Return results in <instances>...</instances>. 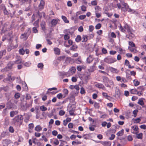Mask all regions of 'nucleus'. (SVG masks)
I'll list each match as a JSON object with an SVG mask.
<instances>
[{"label": "nucleus", "mask_w": 146, "mask_h": 146, "mask_svg": "<svg viewBox=\"0 0 146 146\" xmlns=\"http://www.w3.org/2000/svg\"><path fill=\"white\" fill-rule=\"evenodd\" d=\"M86 15H81L79 16V18L81 20H83L85 18Z\"/></svg>", "instance_id": "obj_56"}, {"label": "nucleus", "mask_w": 146, "mask_h": 146, "mask_svg": "<svg viewBox=\"0 0 146 146\" xmlns=\"http://www.w3.org/2000/svg\"><path fill=\"white\" fill-rule=\"evenodd\" d=\"M101 143L105 146H110L111 145V142L110 141H102Z\"/></svg>", "instance_id": "obj_15"}, {"label": "nucleus", "mask_w": 146, "mask_h": 146, "mask_svg": "<svg viewBox=\"0 0 146 146\" xmlns=\"http://www.w3.org/2000/svg\"><path fill=\"white\" fill-rule=\"evenodd\" d=\"M38 14L40 18L42 17V16H43L44 17H45V14L44 12H42L40 13L39 12H38Z\"/></svg>", "instance_id": "obj_43"}, {"label": "nucleus", "mask_w": 146, "mask_h": 146, "mask_svg": "<svg viewBox=\"0 0 146 146\" xmlns=\"http://www.w3.org/2000/svg\"><path fill=\"white\" fill-rule=\"evenodd\" d=\"M88 40V36L87 35H84L82 36V42H86Z\"/></svg>", "instance_id": "obj_24"}, {"label": "nucleus", "mask_w": 146, "mask_h": 146, "mask_svg": "<svg viewBox=\"0 0 146 146\" xmlns=\"http://www.w3.org/2000/svg\"><path fill=\"white\" fill-rule=\"evenodd\" d=\"M100 13V12H99L98 11H95L96 15L97 17L99 18L101 16V15Z\"/></svg>", "instance_id": "obj_42"}, {"label": "nucleus", "mask_w": 146, "mask_h": 146, "mask_svg": "<svg viewBox=\"0 0 146 146\" xmlns=\"http://www.w3.org/2000/svg\"><path fill=\"white\" fill-rule=\"evenodd\" d=\"M141 121V118L140 117L138 118L135 119L134 120V123H139Z\"/></svg>", "instance_id": "obj_35"}, {"label": "nucleus", "mask_w": 146, "mask_h": 146, "mask_svg": "<svg viewBox=\"0 0 146 146\" xmlns=\"http://www.w3.org/2000/svg\"><path fill=\"white\" fill-rule=\"evenodd\" d=\"M102 79L103 82L105 83H108L109 81V79L107 77L104 76L102 77Z\"/></svg>", "instance_id": "obj_20"}, {"label": "nucleus", "mask_w": 146, "mask_h": 146, "mask_svg": "<svg viewBox=\"0 0 146 146\" xmlns=\"http://www.w3.org/2000/svg\"><path fill=\"white\" fill-rule=\"evenodd\" d=\"M101 27V24L99 23L97 24L95 26V28L96 29H98L100 28Z\"/></svg>", "instance_id": "obj_51"}, {"label": "nucleus", "mask_w": 146, "mask_h": 146, "mask_svg": "<svg viewBox=\"0 0 146 146\" xmlns=\"http://www.w3.org/2000/svg\"><path fill=\"white\" fill-rule=\"evenodd\" d=\"M8 35H7L5 34L2 37V40L3 41H5L6 40L7 38V36Z\"/></svg>", "instance_id": "obj_53"}, {"label": "nucleus", "mask_w": 146, "mask_h": 146, "mask_svg": "<svg viewBox=\"0 0 146 146\" xmlns=\"http://www.w3.org/2000/svg\"><path fill=\"white\" fill-rule=\"evenodd\" d=\"M20 96V94L19 93H17L15 94L14 95V97L16 99L19 98Z\"/></svg>", "instance_id": "obj_40"}, {"label": "nucleus", "mask_w": 146, "mask_h": 146, "mask_svg": "<svg viewBox=\"0 0 146 146\" xmlns=\"http://www.w3.org/2000/svg\"><path fill=\"white\" fill-rule=\"evenodd\" d=\"M19 52L20 54L24 55L25 53V50L23 48H22L19 50Z\"/></svg>", "instance_id": "obj_31"}, {"label": "nucleus", "mask_w": 146, "mask_h": 146, "mask_svg": "<svg viewBox=\"0 0 146 146\" xmlns=\"http://www.w3.org/2000/svg\"><path fill=\"white\" fill-rule=\"evenodd\" d=\"M44 1L41 0L40 1V3L38 5L39 9L40 10L42 9L44 7Z\"/></svg>", "instance_id": "obj_10"}, {"label": "nucleus", "mask_w": 146, "mask_h": 146, "mask_svg": "<svg viewBox=\"0 0 146 146\" xmlns=\"http://www.w3.org/2000/svg\"><path fill=\"white\" fill-rule=\"evenodd\" d=\"M63 95L62 93L58 94L56 96V97L59 99L64 98H63Z\"/></svg>", "instance_id": "obj_28"}, {"label": "nucleus", "mask_w": 146, "mask_h": 146, "mask_svg": "<svg viewBox=\"0 0 146 146\" xmlns=\"http://www.w3.org/2000/svg\"><path fill=\"white\" fill-rule=\"evenodd\" d=\"M31 64V63L30 62H26L24 64V65L26 67H29Z\"/></svg>", "instance_id": "obj_50"}, {"label": "nucleus", "mask_w": 146, "mask_h": 146, "mask_svg": "<svg viewBox=\"0 0 146 146\" xmlns=\"http://www.w3.org/2000/svg\"><path fill=\"white\" fill-rule=\"evenodd\" d=\"M94 59L92 56L90 55L87 58V61L88 63H90Z\"/></svg>", "instance_id": "obj_16"}, {"label": "nucleus", "mask_w": 146, "mask_h": 146, "mask_svg": "<svg viewBox=\"0 0 146 146\" xmlns=\"http://www.w3.org/2000/svg\"><path fill=\"white\" fill-rule=\"evenodd\" d=\"M44 65L42 63H39L37 65L38 68H40V69H42Z\"/></svg>", "instance_id": "obj_41"}, {"label": "nucleus", "mask_w": 146, "mask_h": 146, "mask_svg": "<svg viewBox=\"0 0 146 146\" xmlns=\"http://www.w3.org/2000/svg\"><path fill=\"white\" fill-rule=\"evenodd\" d=\"M138 111L137 110H135L133 112V114L134 115V116L135 117L136 116Z\"/></svg>", "instance_id": "obj_60"}, {"label": "nucleus", "mask_w": 146, "mask_h": 146, "mask_svg": "<svg viewBox=\"0 0 146 146\" xmlns=\"http://www.w3.org/2000/svg\"><path fill=\"white\" fill-rule=\"evenodd\" d=\"M9 120L8 119H5V124L6 125H9Z\"/></svg>", "instance_id": "obj_52"}, {"label": "nucleus", "mask_w": 146, "mask_h": 146, "mask_svg": "<svg viewBox=\"0 0 146 146\" xmlns=\"http://www.w3.org/2000/svg\"><path fill=\"white\" fill-rule=\"evenodd\" d=\"M140 127L143 129H146V125H142L140 126Z\"/></svg>", "instance_id": "obj_64"}, {"label": "nucleus", "mask_w": 146, "mask_h": 146, "mask_svg": "<svg viewBox=\"0 0 146 146\" xmlns=\"http://www.w3.org/2000/svg\"><path fill=\"white\" fill-rule=\"evenodd\" d=\"M11 74H9L8 76H9V80H14L15 77L14 76H13L11 77Z\"/></svg>", "instance_id": "obj_36"}, {"label": "nucleus", "mask_w": 146, "mask_h": 146, "mask_svg": "<svg viewBox=\"0 0 146 146\" xmlns=\"http://www.w3.org/2000/svg\"><path fill=\"white\" fill-rule=\"evenodd\" d=\"M82 67L81 66H78L77 67V70L79 71H81L82 70Z\"/></svg>", "instance_id": "obj_58"}, {"label": "nucleus", "mask_w": 146, "mask_h": 146, "mask_svg": "<svg viewBox=\"0 0 146 146\" xmlns=\"http://www.w3.org/2000/svg\"><path fill=\"white\" fill-rule=\"evenodd\" d=\"M133 31H132L131 33H128L129 35H126V36L127 38H130V37H133L134 36V35L132 33Z\"/></svg>", "instance_id": "obj_26"}, {"label": "nucleus", "mask_w": 146, "mask_h": 146, "mask_svg": "<svg viewBox=\"0 0 146 146\" xmlns=\"http://www.w3.org/2000/svg\"><path fill=\"white\" fill-rule=\"evenodd\" d=\"M29 119V117L28 115H27V116L24 119V121L26 123H27Z\"/></svg>", "instance_id": "obj_54"}, {"label": "nucleus", "mask_w": 146, "mask_h": 146, "mask_svg": "<svg viewBox=\"0 0 146 146\" xmlns=\"http://www.w3.org/2000/svg\"><path fill=\"white\" fill-rule=\"evenodd\" d=\"M80 93L81 94H84L85 93V90L83 87H82L80 89Z\"/></svg>", "instance_id": "obj_57"}, {"label": "nucleus", "mask_w": 146, "mask_h": 146, "mask_svg": "<svg viewBox=\"0 0 146 146\" xmlns=\"http://www.w3.org/2000/svg\"><path fill=\"white\" fill-rule=\"evenodd\" d=\"M5 50H4L0 51V59L1 58L3 55L5 54L6 53Z\"/></svg>", "instance_id": "obj_23"}, {"label": "nucleus", "mask_w": 146, "mask_h": 146, "mask_svg": "<svg viewBox=\"0 0 146 146\" xmlns=\"http://www.w3.org/2000/svg\"><path fill=\"white\" fill-rule=\"evenodd\" d=\"M109 70L112 73H118L119 72V70L112 67H110L109 68Z\"/></svg>", "instance_id": "obj_12"}, {"label": "nucleus", "mask_w": 146, "mask_h": 146, "mask_svg": "<svg viewBox=\"0 0 146 146\" xmlns=\"http://www.w3.org/2000/svg\"><path fill=\"white\" fill-rule=\"evenodd\" d=\"M81 9L82 11H86V7L84 5H82L81 7Z\"/></svg>", "instance_id": "obj_59"}, {"label": "nucleus", "mask_w": 146, "mask_h": 146, "mask_svg": "<svg viewBox=\"0 0 146 146\" xmlns=\"http://www.w3.org/2000/svg\"><path fill=\"white\" fill-rule=\"evenodd\" d=\"M126 137H120L118 138V142H120L121 144L122 145V144H124L126 143L127 140L126 139Z\"/></svg>", "instance_id": "obj_8"}, {"label": "nucleus", "mask_w": 146, "mask_h": 146, "mask_svg": "<svg viewBox=\"0 0 146 146\" xmlns=\"http://www.w3.org/2000/svg\"><path fill=\"white\" fill-rule=\"evenodd\" d=\"M94 29V28L93 26L92 25H90L89 26V30L90 31H92Z\"/></svg>", "instance_id": "obj_62"}, {"label": "nucleus", "mask_w": 146, "mask_h": 146, "mask_svg": "<svg viewBox=\"0 0 146 146\" xmlns=\"http://www.w3.org/2000/svg\"><path fill=\"white\" fill-rule=\"evenodd\" d=\"M14 64H19L22 63V60L21 59H19L13 62Z\"/></svg>", "instance_id": "obj_37"}, {"label": "nucleus", "mask_w": 146, "mask_h": 146, "mask_svg": "<svg viewBox=\"0 0 146 146\" xmlns=\"http://www.w3.org/2000/svg\"><path fill=\"white\" fill-rule=\"evenodd\" d=\"M14 62H9L7 64V67L4 69V71H8V70H7L8 69L9 70L11 69L12 68V66L14 65Z\"/></svg>", "instance_id": "obj_6"}, {"label": "nucleus", "mask_w": 146, "mask_h": 146, "mask_svg": "<svg viewBox=\"0 0 146 146\" xmlns=\"http://www.w3.org/2000/svg\"><path fill=\"white\" fill-rule=\"evenodd\" d=\"M52 142H53V143L55 145H58L59 144V141L57 139H53L52 140Z\"/></svg>", "instance_id": "obj_39"}, {"label": "nucleus", "mask_w": 146, "mask_h": 146, "mask_svg": "<svg viewBox=\"0 0 146 146\" xmlns=\"http://www.w3.org/2000/svg\"><path fill=\"white\" fill-rule=\"evenodd\" d=\"M21 38L24 39H26L27 38L26 33H24L22 34L21 35Z\"/></svg>", "instance_id": "obj_45"}, {"label": "nucleus", "mask_w": 146, "mask_h": 146, "mask_svg": "<svg viewBox=\"0 0 146 146\" xmlns=\"http://www.w3.org/2000/svg\"><path fill=\"white\" fill-rule=\"evenodd\" d=\"M71 80L73 82H76L77 81V79L76 77H72Z\"/></svg>", "instance_id": "obj_63"}, {"label": "nucleus", "mask_w": 146, "mask_h": 146, "mask_svg": "<svg viewBox=\"0 0 146 146\" xmlns=\"http://www.w3.org/2000/svg\"><path fill=\"white\" fill-rule=\"evenodd\" d=\"M95 85L96 87L102 89L104 90H106L105 87L102 84L97 82L95 84Z\"/></svg>", "instance_id": "obj_7"}, {"label": "nucleus", "mask_w": 146, "mask_h": 146, "mask_svg": "<svg viewBox=\"0 0 146 146\" xmlns=\"http://www.w3.org/2000/svg\"><path fill=\"white\" fill-rule=\"evenodd\" d=\"M58 19H54L52 20L51 21V24L52 25L55 26L57 23Z\"/></svg>", "instance_id": "obj_17"}, {"label": "nucleus", "mask_w": 146, "mask_h": 146, "mask_svg": "<svg viewBox=\"0 0 146 146\" xmlns=\"http://www.w3.org/2000/svg\"><path fill=\"white\" fill-rule=\"evenodd\" d=\"M1 34H7L9 36L12 35V32L10 31V29L9 27H8V25L7 23H5L3 25L1 31Z\"/></svg>", "instance_id": "obj_3"}, {"label": "nucleus", "mask_w": 146, "mask_h": 146, "mask_svg": "<svg viewBox=\"0 0 146 146\" xmlns=\"http://www.w3.org/2000/svg\"><path fill=\"white\" fill-rule=\"evenodd\" d=\"M29 128L31 129H33L34 127V125L33 123H30L29 125Z\"/></svg>", "instance_id": "obj_55"}, {"label": "nucleus", "mask_w": 146, "mask_h": 146, "mask_svg": "<svg viewBox=\"0 0 146 146\" xmlns=\"http://www.w3.org/2000/svg\"><path fill=\"white\" fill-rule=\"evenodd\" d=\"M63 98L66 97L68 93V90L66 89H64L63 90Z\"/></svg>", "instance_id": "obj_19"}, {"label": "nucleus", "mask_w": 146, "mask_h": 146, "mask_svg": "<svg viewBox=\"0 0 146 146\" xmlns=\"http://www.w3.org/2000/svg\"><path fill=\"white\" fill-rule=\"evenodd\" d=\"M22 87L23 88H24V89L25 90H27L28 89L27 86L25 82L23 83Z\"/></svg>", "instance_id": "obj_47"}, {"label": "nucleus", "mask_w": 146, "mask_h": 146, "mask_svg": "<svg viewBox=\"0 0 146 146\" xmlns=\"http://www.w3.org/2000/svg\"><path fill=\"white\" fill-rule=\"evenodd\" d=\"M118 27L120 31L122 32L127 33H131L133 31L131 27L126 23L124 24L123 27L121 26V24L119 23Z\"/></svg>", "instance_id": "obj_2"}, {"label": "nucleus", "mask_w": 146, "mask_h": 146, "mask_svg": "<svg viewBox=\"0 0 146 146\" xmlns=\"http://www.w3.org/2000/svg\"><path fill=\"white\" fill-rule=\"evenodd\" d=\"M62 18L65 23H69V21L67 19L66 17L65 16H62Z\"/></svg>", "instance_id": "obj_25"}, {"label": "nucleus", "mask_w": 146, "mask_h": 146, "mask_svg": "<svg viewBox=\"0 0 146 146\" xmlns=\"http://www.w3.org/2000/svg\"><path fill=\"white\" fill-rule=\"evenodd\" d=\"M75 62L76 63L78 64H80L82 63V60L80 57H79L76 59Z\"/></svg>", "instance_id": "obj_21"}, {"label": "nucleus", "mask_w": 146, "mask_h": 146, "mask_svg": "<svg viewBox=\"0 0 146 146\" xmlns=\"http://www.w3.org/2000/svg\"><path fill=\"white\" fill-rule=\"evenodd\" d=\"M132 128L135 131H137L138 129V127L137 126H133L132 127Z\"/></svg>", "instance_id": "obj_61"}, {"label": "nucleus", "mask_w": 146, "mask_h": 146, "mask_svg": "<svg viewBox=\"0 0 146 146\" xmlns=\"http://www.w3.org/2000/svg\"><path fill=\"white\" fill-rule=\"evenodd\" d=\"M133 82L135 86H137L139 84V82L136 80H133Z\"/></svg>", "instance_id": "obj_29"}, {"label": "nucleus", "mask_w": 146, "mask_h": 146, "mask_svg": "<svg viewBox=\"0 0 146 146\" xmlns=\"http://www.w3.org/2000/svg\"><path fill=\"white\" fill-rule=\"evenodd\" d=\"M70 38V36L68 34L65 35L64 36V39L65 40H68Z\"/></svg>", "instance_id": "obj_48"}, {"label": "nucleus", "mask_w": 146, "mask_h": 146, "mask_svg": "<svg viewBox=\"0 0 146 146\" xmlns=\"http://www.w3.org/2000/svg\"><path fill=\"white\" fill-rule=\"evenodd\" d=\"M81 37L80 35H78L76 38V41L77 42H79L81 40Z\"/></svg>", "instance_id": "obj_38"}, {"label": "nucleus", "mask_w": 146, "mask_h": 146, "mask_svg": "<svg viewBox=\"0 0 146 146\" xmlns=\"http://www.w3.org/2000/svg\"><path fill=\"white\" fill-rule=\"evenodd\" d=\"M94 107L95 108L98 109L99 108L100 106L99 104L97 102H95L94 104Z\"/></svg>", "instance_id": "obj_46"}, {"label": "nucleus", "mask_w": 146, "mask_h": 146, "mask_svg": "<svg viewBox=\"0 0 146 146\" xmlns=\"http://www.w3.org/2000/svg\"><path fill=\"white\" fill-rule=\"evenodd\" d=\"M35 129L37 131H40L42 130V128L41 126L39 125H38L35 127Z\"/></svg>", "instance_id": "obj_22"}, {"label": "nucleus", "mask_w": 146, "mask_h": 146, "mask_svg": "<svg viewBox=\"0 0 146 146\" xmlns=\"http://www.w3.org/2000/svg\"><path fill=\"white\" fill-rule=\"evenodd\" d=\"M54 51L55 54L57 55H60V51L59 48L57 47L54 48Z\"/></svg>", "instance_id": "obj_14"}, {"label": "nucleus", "mask_w": 146, "mask_h": 146, "mask_svg": "<svg viewBox=\"0 0 146 146\" xmlns=\"http://www.w3.org/2000/svg\"><path fill=\"white\" fill-rule=\"evenodd\" d=\"M40 109L42 111H45L47 110V108L43 105L40 107Z\"/></svg>", "instance_id": "obj_33"}, {"label": "nucleus", "mask_w": 146, "mask_h": 146, "mask_svg": "<svg viewBox=\"0 0 146 146\" xmlns=\"http://www.w3.org/2000/svg\"><path fill=\"white\" fill-rule=\"evenodd\" d=\"M65 56H62L58 57L56 59L57 62L59 63L61 61L63 60L65 58Z\"/></svg>", "instance_id": "obj_18"}, {"label": "nucleus", "mask_w": 146, "mask_h": 146, "mask_svg": "<svg viewBox=\"0 0 146 146\" xmlns=\"http://www.w3.org/2000/svg\"><path fill=\"white\" fill-rule=\"evenodd\" d=\"M130 92L132 94H136L137 93V91L136 89H131L130 90Z\"/></svg>", "instance_id": "obj_27"}, {"label": "nucleus", "mask_w": 146, "mask_h": 146, "mask_svg": "<svg viewBox=\"0 0 146 146\" xmlns=\"http://www.w3.org/2000/svg\"><path fill=\"white\" fill-rule=\"evenodd\" d=\"M65 111L63 110H60L59 113V114L60 116H62L64 115Z\"/></svg>", "instance_id": "obj_49"}, {"label": "nucleus", "mask_w": 146, "mask_h": 146, "mask_svg": "<svg viewBox=\"0 0 146 146\" xmlns=\"http://www.w3.org/2000/svg\"><path fill=\"white\" fill-rule=\"evenodd\" d=\"M23 119V116L22 115H18L15 117L14 118L15 121L17 122H19L20 124H22V121Z\"/></svg>", "instance_id": "obj_5"}, {"label": "nucleus", "mask_w": 146, "mask_h": 146, "mask_svg": "<svg viewBox=\"0 0 146 146\" xmlns=\"http://www.w3.org/2000/svg\"><path fill=\"white\" fill-rule=\"evenodd\" d=\"M124 130L123 129H122L120 131L118 132L117 135L118 136H121L123 133Z\"/></svg>", "instance_id": "obj_30"}, {"label": "nucleus", "mask_w": 146, "mask_h": 146, "mask_svg": "<svg viewBox=\"0 0 146 146\" xmlns=\"http://www.w3.org/2000/svg\"><path fill=\"white\" fill-rule=\"evenodd\" d=\"M120 3L123 6V7H121L120 4L118 3L117 4V6L119 9H121V10L124 11H127L132 13L135 14L137 13L136 11L129 8L127 3H125L123 0H121Z\"/></svg>", "instance_id": "obj_1"}, {"label": "nucleus", "mask_w": 146, "mask_h": 146, "mask_svg": "<svg viewBox=\"0 0 146 146\" xmlns=\"http://www.w3.org/2000/svg\"><path fill=\"white\" fill-rule=\"evenodd\" d=\"M104 61L108 64H112L116 61V58L111 56H108L105 58L104 60Z\"/></svg>", "instance_id": "obj_4"}, {"label": "nucleus", "mask_w": 146, "mask_h": 146, "mask_svg": "<svg viewBox=\"0 0 146 146\" xmlns=\"http://www.w3.org/2000/svg\"><path fill=\"white\" fill-rule=\"evenodd\" d=\"M77 47H78L77 45L74 44L72 45V46L71 47L70 49L72 50L75 51L77 48Z\"/></svg>", "instance_id": "obj_32"}, {"label": "nucleus", "mask_w": 146, "mask_h": 146, "mask_svg": "<svg viewBox=\"0 0 146 146\" xmlns=\"http://www.w3.org/2000/svg\"><path fill=\"white\" fill-rule=\"evenodd\" d=\"M0 9L1 10H2L3 11L5 15H7L8 14V13L6 10V8L4 5H1L0 6Z\"/></svg>", "instance_id": "obj_11"}, {"label": "nucleus", "mask_w": 146, "mask_h": 146, "mask_svg": "<svg viewBox=\"0 0 146 146\" xmlns=\"http://www.w3.org/2000/svg\"><path fill=\"white\" fill-rule=\"evenodd\" d=\"M76 71V68L75 67H72L68 71V72L70 75H72L75 73Z\"/></svg>", "instance_id": "obj_9"}, {"label": "nucleus", "mask_w": 146, "mask_h": 146, "mask_svg": "<svg viewBox=\"0 0 146 146\" xmlns=\"http://www.w3.org/2000/svg\"><path fill=\"white\" fill-rule=\"evenodd\" d=\"M138 104L141 106H143L144 104V102L141 99H139L138 102Z\"/></svg>", "instance_id": "obj_34"}, {"label": "nucleus", "mask_w": 146, "mask_h": 146, "mask_svg": "<svg viewBox=\"0 0 146 146\" xmlns=\"http://www.w3.org/2000/svg\"><path fill=\"white\" fill-rule=\"evenodd\" d=\"M58 74L60 77L61 78H63L65 76L67 75L66 73H65L64 72H59Z\"/></svg>", "instance_id": "obj_13"}, {"label": "nucleus", "mask_w": 146, "mask_h": 146, "mask_svg": "<svg viewBox=\"0 0 146 146\" xmlns=\"http://www.w3.org/2000/svg\"><path fill=\"white\" fill-rule=\"evenodd\" d=\"M81 143V142L80 141H73L72 142V143L73 145H75L76 144H80Z\"/></svg>", "instance_id": "obj_44"}]
</instances>
